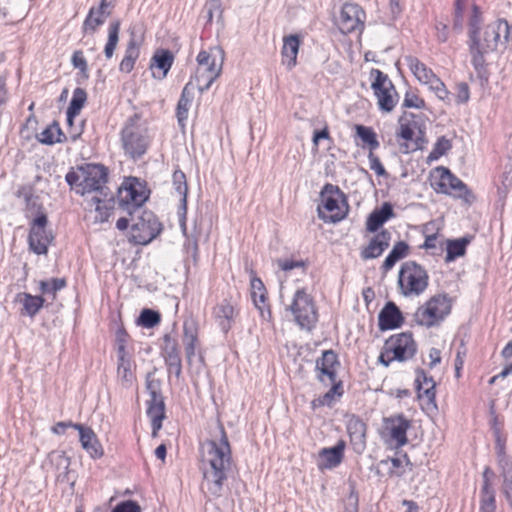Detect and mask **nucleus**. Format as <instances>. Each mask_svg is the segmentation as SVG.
<instances>
[{
    "label": "nucleus",
    "instance_id": "nucleus-1",
    "mask_svg": "<svg viewBox=\"0 0 512 512\" xmlns=\"http://www.w3.org/2000/svg\"><path fill=\"white\" fill-rule=\"evenodd\" d=\"M217 429L218 435L202 444L201 456L202 487L214 497L222 495L223 485L232 465L231 447L220 422Z\"/></svg>",
    "mask_w": 512,
    "mask_h": 512
},
{
    "label": "nucleus",
    "instance_id": "nucleus-2",
    "mask_svg": "<svg viewBox=\"0 0 512 512\" xmlns=\"http://www.w3.org/2000/svg\"><path fill=\"white\" fill-rule=\"evenodd\" d=\"M509 35L510 27L508 22L506 20H498L485 27L482 38L478 35L473 42H469L471 63L478 75L485 71V55L494 51L499 43L506 44L509 41Z\"/></svg>",
    "mask_w": 512,
    "mask_h": 512
},
{
    "label": "nucleus",
    "instance_id": "nucleus-3",
    "mask_svg": "<svg viewBox=\"0 0 512 512\" xmlns=\"http://www.w3.org/2000/svg\"><path fill=\"white\" fill-rule=\"evenodd\" d=\"M108 172L101 164H85L71 169L65 176L66 182L77 193L85 195L94 192L95 195L110 197V191L105 186Z\"/></svg>",
    "mask_w": 512,
    "mask_h": 512
},
{
    "label": "nucleus",
    "instance_id": "nucleus-4",
    "mask_svg": "<svg viewBox=\"0 0 512 512\" xmlns=\"http://www.w3.org/2000/svg\"><path fill=\"white\" fill-rule=\"evenodd\" d=\"M121 143L125 151L133 160L141 158L150 145L148 129L140 124L138 115L128 118L121 131Z\"/></svg>",
    "mask_w": 512,
    "mask_h": 512
},
{
    "label": "nucleus",
    "instance_id": "nucleus-5",
    "mask_svg": "<svg viewBox=\"0 0 512 512\" xmlns=\"http://www.w3.org/2000/svg\"><path fill=\"white\" fill-rule=\"evenodd\" d=\"M196 60L198 63L196 81L198 89L202 93L208 90L212 83L220 76L224 52L219 47H215L210 51L202 50L199 52Z\"/></svg>",
    "mask_w": 512,
    "mask_h": 512
},
{
    "label": "nucleus",
    "instance_id": "nucleus-6",
    "mask_svg": "<svg viewBox=\"0 0 512 512\" xmlns=\"http://www.w3.org/2000/svg\"><path fill=\"white\" fill-rule=\"evenodd\" d=\"M417 344L410 332H402L389 337L382 348L378 361L388 367L392 361L404 362L414 357Z\"/></svg>",
    "mask_w": 512,
    "mask_h": 512
},
{
    "label": "nucleus",
    "instance_id": "nucleus-7",
    "mask_svg": "<svg viewBox=\"0 0 512 512\" xmlns=\"http://www.w3.org/2000/svg\"><path fill=\"white\" fill-rule=\"evenodd\" d=\"M429 276L415 261L404 262L398 274V286L404 296H419L428 287Z\"/></svg>",
    "mask_w": 512,
    "mask_h": 512
},
{
    "label": "nucleus",
    "instance_id": "nucleus-8",
    "mask_svg": "<svg viewBox=\"0 0 512 512\" xmlns=\"http://www.w3.org/2000/svg\"><path fill=\"white\" fill-rule=\"evenodd\" d=\"M451 309V298L447 294H437L416 310L414 320L417 324L430 328L439 325L450 314Z\"/></svg>",
    "mask_w": 512,
    "mask_h": 512
},
{
    "label": "nucleus",
    "instance_id": "nucleus-9",
    "mask_svg": "<svg viewBox=\"0 0 512 512\" xmlns=\"http://www.w3.org/2000/svg\"><path fill=\"white\" fill-rule=\"evenodd\" d=\"M323 207L326 211L331 214L327 216L318 206V216L320 219L332 223H336L345 218L348 210L346 198L344 193L339 189L338 186L327 183L321 190L320 193Z\"/></svg>",
    "mask_w": 512,
    "mask_h": 512
},
{
    "label": "nucleus",
    "instance_id": "nucleus-10",
    "mask_svg": "<svg viewBox=\"0 0 512 512\" xmlns=\"http://www.w3.org/2000/svg\"><path fill=\"white\" fill-rule=\"evenodd\" d=\"M162 231V224L152 211L142 210L134 215L131 224L130 241L137 245H147Z\"/></svg>",
    "mask_w": 512,
    "mask_h": 512
},
{
    "label": "nucleus",
    "instance_id": "nucleus-11",
    "mask_svg": "<svg viewBox=\"0 0 512 512\" xmlns=\"http://www.w3.org/2000/svg\"><path fill=\"white\" fill-rule=\"evenodd\" d=\"M288 309L292 312L296 323L310 330L318 319L317 310L312 297L304 289H298Z\"/></svg>",
    "mask_w": 512,
    "mask_h": 512
},
{
    "label": "nucleus",
    "instance_id": "nucleus-12",
    "mask_svg": "<svg viewBox=\"0 0 512 512\" xmlns=\"http://www.w3.org/2000/svg\"><path fill=\"white\" fill-rule=\"evenodd\" d=\"M48 218L45 213H39L30 223L28 235L29 248L37 255H45L48 246L54 239L51 231L47 230Z\"/></svg>",
    "mask_w": 512,
    "mask_h": 512
},
{
    "label": "nucleus",
    "instance_id": "nucleus-13",
    "mask_svg": "<svg viewBox=\"0 0 512 512\" xmlns=\"http://www.w3.org/2000/svg\"><path fill=\"white\" fill-rule=\"evenodd\" d=\"M435 172L438 174L439 179L432 183V186L437 192L450 194V189L456 197L462 198L466 202H470V199L474 198L467 185L452 174L448 168L440 166L435 169Z\"/></svg>",
    "mask_w": 512,
    "mask_h": 512
},
{
    "label": "nucleus",
    "instance_id": "nucleus-14",
    "mask_svg": "<svg viewBox=\"0 0 512 512\" xmlns=\"http://www.w3.org/2000/svg\"><path fill=\"white\" fill-rule=\"evenodd\" d=\"M366 13L356 3L346 2L343 4L337 26L342 34L353 32L362 33L365 27Z\"/></svg>",
    "mask_w": 512,
    "mask_h": 512
},
{
    "label": "nucleus",
    "instance_id": "nucleus-15",
    "mask_svg": "<svg viewBox=\"0 0 512 512\" xmlns=\"http://www.w3.org/2000/svg\"><path fill=\"white\" fill-rule=\"evenodd\" d=\"M139 188L138 183H129V185L119 188L118 192L119 205L131 216L132 220L137 212L144 210L142 206L148 198L145 191Z\"/></svg>",
    "mask_w": 512,
    "mask_h": 512
},
{
    "label": "nucleus",
    "instance_id": "nucleus-16",
    "mask_svg": "<svg viewBox=\"0 0 512 512\" xmlns=\"http://www.w3.org/2000/svg\"><path fill=\"white\" fill-rule=\"evenodd\" d=\"M164 345L162 347V354L165 364L169 373H174L178 378L182 372V363L177 340L171 337L170 334H165L163 337Z\"/></svg>",
    "mask_w": 512,
    "mask_h": 512
},
{
    "label": "nucleus",
    "instance_id": "nucleus-17",
    "mask_svg": "<svg viewBox=\"0 0 512 512\" xmlns=\"http://www.w3.org/2000/svg\"><path fill=\"white\" fill-rule=\"evenodd\" d=\"M391 233L387 229L381 230L373 236L368 245L361 249L360 255L363 260L378 258L389 247Z\"/></svg>",
    "mask_w": 512,
    "mask_h": 512
},
{
    "label": "nucleus",
    "instance_id": "nucleus-18",
    "mask_svg": "<svg viewBox=\"0 0 512 512\" xmlns=\"http://www.w3.org/2000/svg\"><path fill=\"white\" fill-rule=\"evenodd\" d=\"M386 429L389 430L391 439L397 447L404 446L407 442V430L410 428V421L402 414L391 416L385 419Z\"/></svg>",
    "mask_w": 512,
    "mask_h": 512
},
{
    "label": "nucleus",
    "instance_id": "nucleus-19",
    "mask_svg": "<svg viewBox=\"0 0 512 512\" xmlns=\"http://www.w3.org/2000/svg\"><path fill=\"white\" fill-rule=\"evenodd\" d=\"M403 322L400 309L392 301L387 302L378 315V326L381 331L399 328Z\"/></svg>",
    "mask_w": 512,
    "mask_h": 512
},
{
    "label": "nucleus",
    "instance_id": "nucleus-20",
    "mask_svg": "<svg viewBox=\"0 0 512 512\" xmlns=\"http://www.w3.org/2000/svg\"><path fill=\"white\" fill-rule=\"evenodd\" d=\"M345 443L339 441L335 446L330 448H322L319 451V469H332L338 466L344 457Z\"/></svg>",
    "mask_w": 512,
    "mask_h": 512
},
{
    "label": "nucleus",
    "instance_id": "nucleus-21",
    "mask_svg": "<svg viewBox=\"0 0 512 512\" xmlns=\"http://www.w3.org/2000/svg\"><path fill=\"white\" fill-rule=\"evenodd\" d=\"M73 428L79 431V438L83 449H85L93 458H99L103 455V449L97 439L96 434L90 427H84L76 423Z\"/></svg>",
    "mask_w": 512,
    "mask_h": 512
},
{
    "label": "nucleus",
    "instance_id": "nucleus-22",
    "mask_svg": "<svg viewBox=\"0 0 512 512\" xmlns=\"http://www.w3.org/2000/svg\"><path fill=\"white\" fill-rule=\"evenodd\" d=\"M338 364L337 354L333 350L324 351L321 358L316 361V369L320 372L319 379L324 381V377H327L331 383H334Z\"/></svg>",
    "mask_w": 512,
    "mask_h": 512
},
{
    "label": "nucleus",
    "instance_id": "nucleus-23",
    "mask_svg": "<svg viewBox=\"0 0 512 512\" xmlns=\"http://www.w3.org/2000/svg\"><path fill=\"white\" fill-rule=\"evenodd\" d=\"M415 386L418 393V398H426L427 404H435V381L422 369H418L416 371Z\"/></svg>",
    "mask_w": 512,
    "mask_h": 512
},
{
    "label": "nucleus",
    "instance_id": "nucleus-24",
    "mask_svg": "<svg viewBox=\"0 0 512 512\" xmlns=\"http://www.w3.org/2000/svg\"><path fill=\"white\" fill-rule=\"evenodd\" d=\"M183 344L187 361L191 363L196 353L198 341V325L194 319H186L183 323Z\"/></svg>",
    "mask_w": 512,
    "mask_h": 512
},
{
    "label": "nucleus",
    "instance_id": "nucleus-25",
    "mask_svg": "<svg viewBox=\"0 0 512 512\" xmlns=\"http://www.w3.org/2000/svg\"><path fill=\"white\" fill-rule=\"evenodd\" d=\"M109 3L107 0H101L98 7H92L83 23V31L85 33H94L99 26H101L105 18L110 15V11H107Z\"/></svg>",
    "mask_w": 512,
    "mask_h": 512
},
{
    "label": "nucleus",
    "instance_id": "nucleus-26",
    "mask_svg": "<svg viewBox=\"0 0 512 512\" xmlns=\"http://www.w3.org/2000/svg\"><path fill=\"white\" fill-rule=\"evenodd\" d=\"M395 216L393 206L389 202H384L379 209L373 210L367 217L366 229L374 233L389 219Z\"/></svg>",
    "mask_w": 512,
    "mask_h": 512
},
{
    "label": "nucleus",
    "instance_id": "nucleus-27",
    "mask_svg": "<svg viewBox=\"0 0 512 512\" xmlns=\"http://www.w3.org/2000/svg\"><path fill=\"white\" fill-rule=\"evenodd\" d=\"M300 47V37L298 35H289L283 38L281 50L282 64L288 70L293 69L297 64V55Z\"/></svg>",
    "mask_w": 512,
    "mask_h": 512
},
{
    "label": "nucleus",
    "instance_id": "nucleus-28",
    "mask_svg": "<svg viewBox=\"0 0 512 512\" xmlns=\"http://www.w3.org/2000/svg\"><path fill=\"white\" fill-rule=\"evenodd\" d=\"M194 85L189 81L183 88L176 107V117L181 128L186 126L188 112L194 98Z\"/></svg>",
    "mask_w": 512,
    "mask_h": 512
},
{
    "label": "nucleus",
    "instance_id": "nucleus-29",
    "mask_svg": "<svg viewBox=\"0 0 512 512\" xmlns=\"http://www.w3.org/2000/svg\"><path fill=\"white\" fill-rule=\"evenodd\" d=\"M213 313L221 330L227 333L231 329L237 315L235 307L225 299L214 308Z\"/></svg>",
    "mask_w": 512,
    "mask_h": 512
},
{
    "label": "nucleus",
    "instance_id": "nucleus-30",
    "mask_svg": "<svg viewBox=\"0 0 512 512\" xmlns=\"http://www.w3.org/2000/svg\"><path fill=\"white\" fill-rule=\"evenodd\" d=\"M366 424L357 417H352L347 423V432L354 449L362 451L366 445Z\"/></svg>",
    "mask_w": 512,
    "mask_h": 512
},
{
    "label": "nucleus",
    "instance_id": "nucleus-31",
    "mask_svg": "<svg viewBox=\"0 0 512 512\" xmlns=\"http://www.w3.org/2000/svg\"><path fill=\"white\" fill-rule=\"evenodd\" d=\"M15 302L20 303V314L33 318L43 307L45 299L42 296H34L26 292L18 293Z\"/></svg>",
    "mask_w": 512,
    "mask_h": 512
},
{
    "label": "nucleus",
    "instance_id": "nucleus-32",
    "mask_svg": "<svg viewBox=\"0 0 512 512\" xmlns=\"http://www.w3.org/2000/svg\"><path fill=\"white\" fill-rule=\"evenodd\" d=\"M174 61V55L171 51L166 49H158L152 59L150 68L153 70L154 68H157L160 70V74L157 75L154 71L153 77L158 78L159 80L164 79L167 76V73L169 72L172 64Z\"/></svg>",
    "mask_w": 512,
    "mask_h": 512
},
{
    "label": "nucleus",
    "instance_id": "nucleus-33",
    "mask_svg": "<svg viewBox=\"0 0 512 512\" xmlns=\"http://www.w3.org/2000/svg\"><path fill=\"white\" fill-rule=\"evenodd\" d=\"M250 286H251V296L254 302V305L256 308L260 311V314L263 318H266L265 316V307L267 302V291L266 288L260 278L253 275L250 280Z\"/></svg>",
    "mask_w": 512,
    "mask_h": 512
},
{
    "label": "nucleus",
    "instance_id": "nucleus-34",
    "mask_svg": "<svg viewBox=\"0 0 512 512\" xmlns=\"http://www.w3.org/2000/svg\"><path fill=\"white\" fill-rule=\"evenodd\" d=\"M406 61L414 76L422 84L429 85L432 80L437 77L433 71L429 69L424 63H422L418 58L408 56L406 57Z\"/></svg>",
    "mask_w": 512,
    "mask_h": 512
},
{
    "label": "nucleus",
    "instance_id": "nucleus-35",
    "mask_svg": "<svg viewBox=\"0 0 512 512\" xmlns=\"http://www.w3.org/2000/svg\"><path fill=\"white\" fill-rule=\"evenodd\" d=\"M374 94L377 98L379 109L386 113L391 112L399 100V95L395 87H393L391 90L390 88L377 90V92H374Z\"/></svg>",
    "mask_w": 512,
    "mask_h": 512
},
{
    "label": "nucleus",
    "instance_id": "nucleus-36",
    "mask_svg": "<svg viewBox=\"0 0 512 512\" xmlns=\"http://www.w3.org/2000/svg\"><path fill=\"white\" fill-rule=\"evenodd\" d=\"M470 242L471 237L467 236L458 239L448 240L445 261L449 263L451 261H454L458 257L464 256L466 253V247Z\"/></svg>",
    "mask_w": 512,
    "mask_h": 512
},
{
    "label": "nucleus",
    "instance_id": "nucleus-37",
    "mask_svg": "<svg viewBox=\"0 0 512 512\" xmlns=\"http://www.w3.org/2000/svg\"><path fill=\"white\" fill-rule=\"evenodd\" d=\"M139 48L134 38H131L128 42L125 55L120 62L119 70L124 73H130L133 68L135 61L139 57Z\"/></svg>",
    "mask_w": 512,
    "mask_h": 512
},
{
    "label": "nucleus",
    "instance_id": "nucleus-38",
    "mask_svg": "<svg viewBox=\"0 0 512 512\" xmlns=\"http://www.w3.org/2000/svg\"><path fill=\"white\" fill-rule=\"evenodd\" d=\"M113 194L110 192V197L105 198L101 195H94L90 202L93 205H96V212L98 215H96L95 219L99 222H104L108 219L110 215V211L112 209L111 202H113Z\"/></svg>",
    "mask_w": 512,
    "mask_h": 512
},
{
    "label": "nucleus",
    "instance_id": "nucleus-39",
    "mask_svg": "<svg viewBox=\"0 0 512 512\" xmlns=\"http://www.w3.org/2000/svg\"><path fill=\"white\" fill-rule=\"evenodd\" d=\"M87 101V93L83 88L77 87L73 91L72 99L67 108L66 115L71 117H76L79 115L81 109L84 107Z\"/></svg>",
    "mask_w": 512,
    "mask_h": 512
},
{
    "label": "nucleus",
    "instance_id": "nucleus-40",
    "mask_svg": "<svg viewBox=\"0 0 512 512\" xmlns=\"http://www.w3.org/2000/svg\"><path fill=\"white\" fill-rule=\"evenodd\" d=\"M172 182L174 189L178 193V195L181 197V208L183 209L184 213L187 209V193H188V186L186 182V176L181 170H176L172 175Z\"/></svg>",
    "mask_w": 512,
    "mask_h": 512
},
{
    "label": "nucleus",
    "instance_id": "nucleus-41",
    "mask_svg": "<svg viewBox=\"0 0 512 512\" xmlns=\"http://www.w3.org/2000/svg\"><path fill=\"white\" fill-rule=\"evenodd\" d=\"M51 463L58 470L57 479L60 481H65L68 475V469L70 466V458L65 454V452H53L50 456Z\"/></svg>",
    "mask_w": 512,
    "mask_h": 512
},
{
    "label": "nucleus",
    "instance_id": "nucleus-42",
    "mask_svg": "<svg viewBox=\"0 0 512 512\" xmlns=\"http://www.w3.org/2000/svg\"><path fill=\"white\" fill-rule=\"evenodd\" d=\"M147 415L151 419L152 437H157L158 431L162 428V421L165 418V404L148 406Z\"/></svg>",
    "mask_w": 512,
    "mask_h": 512
},
{
    "label": "nucleus",
    "instance_id": "nucleus-43",
    "mask_svg": "<svg viewBox=\"0 0 512 512\" xmlns=\"http://www.w3.org/2000/svg\"><path fill=\"white\" fill-rule=\"evenodd\" d=\"M120 21L116 20L110 23L108 29V40L104 48V54L110 59L117 47L119 41Z\"/></svg>",
    "mask_w": 512,
    "mask_h": 512
},
{
    "label": "nucleus",
    "instance_id": "nucleus-44",
    "mask_svg": "<svg viewBox=\"0 0 512 512\" xmlns=\"http://www.w3.org/2000/svg\"><path fill=\"white\" fill-rule=\"evenodd\" d=\"M356 135L362 140L363 143L369 147V152H373L379 147L376 133L371 127L363 125H355Z\"/></svg>",
    "mask_w": 512,
    "mask_h": 512
},
{
    "label": "nucleus",
    "instance_id": "nucleus-45",
    "mask_svg": "<svg viewBox=\"0 0 512 512\" xmlns=\"http://www.w3.org/2000/svg\"><path fill=\"white\" fill-rule=\"evenodd\" d=\"M66 286V280L64 278H52L50 280L40 281L39 289L43 294H51L53 299L57 291L63 289Z\"/></svg>",
    "mask_w": 512,
    "mask_h": 512
},
{
    "label": "nucleus",
    "instance_id": "nucleus-46",
    "mask_svg": "<svg viewBox=\"0 0 512 512\" xmlns=\"http://www.w3.org/2000/svg\"><path fill=\"white\" fill-rule=\"evenodd\" d=\"M160 320L161 316L159 312L145 308L140 313L138 324L145 328H153L160 322Z\"/></svg>",
    "mask_w": 512,
    "mask_h": 512
},
{
    "label": "nucleus",
    "instance_id": "nucleus-47",
    "mask_svg": "<svg viewBox=\"0 0 512 512\" xmlns=\"http://www.w3.org/2000/svg\"><path fill=\"white\" fill-rule=\"evenodd\" d=\"M452 148L451 140L447 139L445 136H441L437 139L436 143L432 151L430 152L428 159L429 160H437L441 156L445 155Z\"/></svg>",
    "mask_w": 512,
    "mask_h": 512
},
{
    "label": "nucleus",
    "instance_id": "nucleus-48",
    "mask_svg": "<svg viewBox=\"0 0 512 512\" xmlns=\"http://www.w3.org/2000/svg\"><path fill=\"white\" fill-rule=\"evenodd\" d=\"M371 76L375 77L374 81L371 84V88L373 89L374 92H377V90L386 89V88H388V89L390 88V90L393 89L394 85H393L392 81L381 70L372 69Z\"/></svg>",
    "mask_w": 512,
    "mask_h": 512
},
{
    "label": "nucleus",
    "instance_id": "nucleus-49",
    "mask_svg": "<svg viewBox=\"0 0 512 512\" xmlns=\"http://www.w3.org/2000/svg\"><path fill=\"white\" fill-rule=\"evenodd\" d=\"M56 122L47 126L41 133L37 134V140L45 145H53L55 143H63L64 139L55 138Z\"/></svg>",
    "mask_w": 512,
    "mask_h": 512
},
{
    "label": "nucleus",
    "instance_id": "nucleus-50",
    "mask_svg": "<svg viewBox=\"0 0 512 512\" xmlns=\"http://www.w3.org/2000/svg\"><path fill=\"white\" fill-rule=\"evenodd\" d=\"M481 25V16L479 7L474 5L472 8V15L469 21V42H473L479 34Z\"/></svg>",
    "mask_w": 512,
    "mask_h": 512
},
{
    "label": "nucleus",
    "instance_id": "nucleus-51",
    "mask_svg": "<svg viewBox=\"0 0 512 512\" xmlns=\"http://www.w3.org/2000/svg\"><path fill=\"white\" fill-rule=\"evenodd\" d=\"M117 374L122 381L126 383H131L134 378L133 373L131 371V361H118Z\"/></svg>",
    "mask_w": 512,
    "mask_h": 512
},
{
    "label": "nucleus",
    "instance_id": "nucleus-52",
    "mask_svg": "<svg viewBox=\"0 0 512 512\" xmlns=\"http://www.w3.org/2000/svg\"><path fill=\"white\" fill-rule=\"evenodd\" d=\"M494 435H495V449L497 456L499 458L500 464H508V459L506 457L505 452V440L502 439L499 429H494Z\"/></svg>",
    "mask_w": 512,
    "mask_h": 512
},
{
    "label": "nucleus",
    "instance_id": "nucleus-53",
    "mask_svg": "<svg viewBox=\"0 0 512 512\" xmlns=\"http://www.w3.org/2000/svg\"><path fill=\"white\" fill-rule=\"evenodd\" d=\"M72 64L75 68H78L82 74V76L87 79L89 77L88 75V65L87 61L84 58L83 52L80 50H77L72 55Z\"/></svg>",
    "mask_w": 512,
    "mask_h": 512
},
{
    "label": "nucleus",
    "instance_id": "nucleus-54",
    "mask_svg": "<svg viewBox=\"0 0 512 512\" xmlns=\"http://www.w3.org/2000/svg\"><path fill=\"white\" fill-rule=\"evenodd\" d=\"M403 107L405 108H416L424 109L426 104L425 101L413 92H407L404 97Z\"/></svg>",
    "mask_w": 512,
    "mask_h": 512
},
{
    "label": "nucleus",
    "instance_id": "nucleus-55",
    "mask_svg": "<svg viewBox=\"0 0 512 512\" xmlns=\"http://www.w3.org/2000/svg\"><path fill=\"white\" fill-rule=\"evenodd\" d=\"M431 90H433L437 97L440 100H446L449 96V92L445 87V84L440 80V78L436 77L432 82L428 85Z\"/></svg>",
    "mask_w": 512,
    "mask_h": 512
},
{
    "label": "nucleus",
    "instance_id": "nucleus-56",
    "mask_svg": "<svg viewBox=\"0 0 512 512\" xmlns=\"http://www.w3.org/2000/svg\"><path fill=\"white\" fill-rule=\"evenodd\" d=\"M111 512H141V507L136 501L125 500L117 504Z\"/></svg>",
    "mask_w": 512,
    "mask_h": 512
},
{
    "label": "nucleus",
    "instance_id": "nucleus-57",
    "mask_svg": "<svg viewBox=\"0 0 512 512\" xmlns=\"http://www.w3.org/2000/svg\"><path fill=\"white\" fill-rule=\"evenodd\" d=\"M146 389L149 395L162 394L161 381L153 376V373H148L146 376Z\"/></svg>",
    "mask_w": 512,
    "mask_h": 512
},
{
    "label": "nucleus",
    "instance_id": "nucleus-58",
    "mask_svg": "<svg viewBox=\"0 0 512 512\" xmlns=\"http://www.w3.org/2000/svg\"><path fill=\"white\" fill-rule=\"evenodd\" d=\"M368 159L370 163V169L373 170L378 176L387 175V172L378 156H376L373 152H369Z\"/></svg>",
    "mask_w": 512,
    "mask_h": 512
},
{
    "label": "nucleus",
    "instance_id": "nucleus-59",
    "mask_svg": "<svg viewBox=\"0 0 512 512\" xmlns=\"http://www.w3.org/2000/svg\"><path fill=\"white\" fill-rule=\"evenodd\" d=\"M470 98L469 86L465 82L457 84L456 102L458 104L466 103Z\"/></svg>",
    "mask_w": 512,
    "mask_h": 512
},
{
    "label": "nucleus",
    "instance_id": "nucleus-60",
    "mask_svg": "<svg viewBox=\"0 0 512 512\" xmlns=\"http://www.w3.org/2000/svg\"><path fill=\"white\" fill-rule=\"evenodd\" d=\"M409 245L404 241H398L393 246L390 251L392 255L396 257L397 260H401L408 255Z\"/></svg>",
    "mask_w": 512,
    "mask_h": 512
},
{
    "label": "nucleus",
    "instance_id": "nucleus-61",
    "mask_svg": "<svg viewBox=\"0 0 512 512\" xmlns=\"http://www.w3.org/2000/svg\"><path fill=\"white\" fill-rule=\"evenodd\" d=\"M399 122H400V126H399V131L397 132V136L406 141L412 140L413 135H414L413 129L410 127L409 124L402 123V119H400Z\"/></svg>",
    "mask_w": 512,
    "mask_h": 512
},
{
    "label": "nucleus",
    "instance_id": "nucleus-62",
    "mask_svg": "<svg viewBox=\"0 0 512 512\" xmlns=\"http://www.w3.org/2000/svg\"><path fill=\"white\" fill-rule=\"evenodd\" d=\"M461 347L463 348V351H461L460 349H458L457 351V354H456V358H455V375L457 378H459L461 376L460 374V371L463 367V364H464V357H465V354H466V349L464 347V343L462 342L461 343Z\"/></svg>",
    "mask_w": 512,
    "mask_h": 512
},
{
    "label": "nucleus",
    "instance_id": "nucleus-63",
    "mask_svg": "<svg viewBox=\"0 0 512 512\" xmlns=\"http://www.w3.org/2000/svg\"><path fill=\"white\" fill-rule=\"evenodd\" d=\"M278 265L283 271H290L295 268L304 267L303 261H295V260H278Z\"/></svg>",
    "mask_w": 512,
    "mask_h": 512
},
{
    "label": "nucleus",
    "instance_id": "nucleus-64",
    "mask_svg": "<svg viewBox=\"0 0 512 512\" xmlns=\"http://www.w3.org/2000/svg\"><path fill=\"white\" fill-rule=\"evenodd\" d=\"M502 489L509 505L512 507V476L505 475Z\"/></svg>",
    "mask_w": 512,
    "mask_h": 512
}]
</instances>
